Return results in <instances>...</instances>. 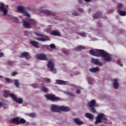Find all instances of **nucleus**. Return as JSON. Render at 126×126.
Returning a JSON list of instances; mask_svg holds the SVG:
<instances>
[{
    "instance_id": "6e6552de",
    "label": "nucleus",
    "mask_w": 126,
    "mask_h": 126,
    "mask_svg": "<svg viewBox=\"0 0 126 126\" xmlns=\"http://www.w3.org/2000/svg\"><path fill=\"white\" fill-rule=\"evenodd\" d=\"M0 10L3 13V15H6L8 12L7 8L5 7V5L3 3H2L0 6Z\"/></svg>"
},
{
    "instance_id": "a18cd8bd",
    "label": "nucleus",
    "mask_w": 126,
    "mask_h": 126,
    "mask_svg": "<svg viewBox=\"0 0 126 126\" xmlns=\"http://www.w3.org/2000/svg\"><path fill=\"white\" fill-rule=\"evenodd\" d=\"M73 15L75 16H78L79 15L78 12L77 11L74 12V13H73Z\"/></svg>"
},
{
    "instance_id": "423d86ee",
    "label": "nucleus",
    "mask_w": 126,
    "mask_h": 126,
    "mask_svg": "<svg viewBox=\"0 0 126 126\" xmlns=\"http://www.w3.org/2000/svg\"><path fill=\"white\" fill-rule=\"evenodd\" d=\"M104 116H105V114L103 113H100L95 118V125L102 123V118H104Z\"/></svg>"
},
{
    "instance_id": "4468645a",
    "label": "nucleus",
    "mask_w": 126,
    "mask_h": 126,
    "mask_svg": "<svg viewBox=\"0 0 126 126\" xmlns=\"http://www.w3.org/2000/svg\"><path fill=\"white\" fill-rule=\"evenodd\" d=\"M92 63H94V64L100 65V66H102V65H103V63L99 61V59H95V58H92Z\"/></svg>"
},
{
    "instance_id": "052dcab7",
    "label": "nucleus",
    "mask_w": 126,
    "mask_h": 126,
    "mask_svg": "<svg viewBox=\"0 0 126 126\" xmlns=\"http://www.w3.org/2000/svg\"><path fill=\"white\" fill-rule=\"evenodd\" d=\"M121 66H123V64H120Z\"/></svg>"
},
{
    "instance_id": "864d4df0",
    "label": "nucleus",
    "mask_w": 126,
    "mask_h": 126,
    "mask_svg": "<svg viewBox=\"0 0 126 126\" xmlns=\"http://www.w3.org/2000/svg\"><path fill=\"white\" fill-rule=\"evenodd\" d=\"M81 91L80 90H77L76 92V94H79L80 93Z\"/></svg>"
},
{
    "instance_id": "603ef678",
    "label": "nucleus",
    "mask_w": 126,
    "mask_h": 126,
    "mask_svg": "<svg viewBox=\"0 0 126 126\" xmlns=\"http://www.w3.org/2000/svg\"><path fill=\"white\" fill-rule=\"evenodd\" d=\"M43 48H46V49H49V46L47 45H42Z\"/></svg>"
},
{
    "instance_id": "c756f323",
    "label": "nucleus",
    "mask_w": 126,
    "mask_h": 126,
    "mask_svg": "<svg viewBox=\"0 0 126 126\" xmlns=\"http://www.w3.org/2000/svg\"><path fill=\"white\" fill-rule=\"evenodd\" d=\"M23 14H24V16H26L28 18H30L31 17V15L29 12H27V10H26Z\"/></svg>"
},
{
    "instance_id": "09e8293b",
    "label": "nucleus",
    "mask_w": 126,
    "mask_h": 126,
    "mask_svg": "<svg viewBox=\"0 0 126 126\" xmlns=\"http://www.w3.org/2000/svg\"><path fill=\"white\" fill-rule=\"evenodd\" d=\"M36 35H37V36H39L40 37H44V35L42 34L41 33H36Z\"/></svg>"
},
{
    "instance_id": "e433bc0d",
    "label": "nucleus",
    "mask_w": 126,
    "mask_h": 126,
    "mask_svg": "<svg viewBox=\"0 0 126 126\" xmlns=\"http://www.w3.org/2000/svg\"><path fill=\"white\" fill-rule=\"evenodd\" d=\"M32 87H33V88H35V89L39 88V84H32Z\"/></svg>"
},
{
    "instance_id": "37998d69",
    "label": "nucleus",
    "mask_w": 126,
    "mask_h": 126,
    "mask_svg": "<svg viewBox=\"0 0 126 126\" xmlns=\"http://www.w3.org/2000/svg\"><path fill=\"white\" fill-rule=\"evenodd\" d=\"M88 82L89 84L92 85V80L90 78H88Z\"/></svg>"
},
{
    "instance_id": "79ce46f5",
    "label": "nucleus",
    "mask_w": 126,
    "mask_h": 126,
    "mask_svg": "<svg viewBox=\"0 0 126 126\" xmlns=\"http://www.w3.org/2000/svg\"><path fill=\"white\" fill-rule=\"evenodd\" d=\"M124 6L123 3H119L118 5L117 6L118 8H122Z\"/></svg>"
},
{
    "instance_id": "cd10ccee",
    "label": "nucleus",
    "mask_w": 126,
    "mask_h": 126,
    "mask_svg": "<svg viewBox=\"0 0 126 126\" xmlns=\"http://www.w3.org/2000/svg\"><path fill=\"white\" fill-rule=\"evenodd\" d=\"M119 13L121 16H126V12L122 10H119Z\"/></svg>"
},
{
    "instance_id": "5701e85b",
    "label": "nucleus",
    "mask_w": 126,
    "mask_h": 126,
    "mask_svg": "<svg viewBox=\"0 0 126 126\" xmlns=\"http://www.w3.org/2000/svg\"><path fill=\"white\" fill-rule=\"evenodd\" d=\"M52 36H58L59 37L61 36V33L59 31H53L51 32Z\"/></svg>"
},
{
    "instance_id": "a878e982",
    "label": "nucleus",
    "mask_w": 126,
    "mask_h": 126,
    "mask_svg": "<svg viewBox=\"0 0 126 126\" xmlns=\"http://www.w3.org/2000/svg\"><path fill=\"white\" fill-rule=\"evenodd\" d=\"M101 15H102V14L101 13H100V12H99L98 13H96V14H94L93 16V18L94 19H97L98 18H99V17H100V16H101Z\"/></svg>"
},
{
    "instance_id": "c03bdc74",
    "label": "nucleus",
    "mask_w": 126,
    "mask_h": 126,
    "mask_svg": "<svg viewBox=\"0 0 126 126\" xmlns=\"http://www.w3.org/2000/svg\"><path fill=\"white\" fill-rule=\"evenodd\" d=\"M63 54H65V55H67V54H68V51L67 50H63Z\"/></svg>"
},
{
    "instance_id": "58836bf2",
    "label": "nucleus",
    "mask_w": 126,
    "mask_h": 126,
    "mask_svg": "<svg viewBox=\"0 0 126 126\" xmlns=\"http://www.w3.org/2000/svg\"><path fill=\"white\" fill-rule=\"evenodd\" d=\"M42 79H43L44 80H45V81H46V82H50L51 81V79L48 78H42Z\"/></svg>"
},
{
    "instance_id": "9b49d317",
    "label": "nucleus",
    "mask_w": 126,
    "mask_h": 126,
    "mask_svg": "<svg viewBox=\"0 0 126 126\" xmlns=\"http://www.w3.org/2000/svg\"><path fill=\"white\" fill-rule=\"evenodd\" d=\"M23 27H25V28H27V29H31V25H30V22L29 23V22L26 20H23Z\"/></svg>"
},
{
    "instance_id": "680f3d73",
    "label": "nucleus",
    "mask_w": 126,
    "mask_h": 126,
    "mask_svg": "<svg viewBox=\"0 0 126 126\" xmlns=\"http://www.w3.org/2000/svg\"><path fill=\"white\" fill-rule=\"evenodd\" d=\"M0 77H1V76H0Z\"/></svg>"
},
{
    "instance_id": "2f4dec72",
    "label": "nucleus",
    "mask_w": 126,
    "mask_h": 126,
    "mask_svg": "<svg viewBox=\"0 0 126 126\" xmlns=\"http://www.w3.org/2000/svg\"><path fill=\"white\" fill-rule=\"evenodd\" d=\"M14 81L15 82V85L18 88L20 86V84H19V80L17 79L14 80Z\"/></svg>"
},
{
    "instance_id": "aec40b11",
    "label": "nucleus",
    "mask_w": 126,
    "mask_h": 126,
    "mask_svg": "<svg viewBox=\"0 0 126 126\" xmlns=\"http://www.w3.org/2000/svg\"><path fill=\"white\" fill-rule=\"evenodd\" d=\"M30 43L35 47V48H40V46H39V43L36 41L32 40L30 41Z\"/></svg>"
},
{
    "instance_id": "ea45409f",
    "label": "nucleus",
    "mask_w": 126,
    "mask_h": 126,
    "mask_svg": "<svg viewBox=\"0 0 126 126\" xmlns=\"http://www.w3.org/2000/svg\"><path fill=\"white\" fill-rule=\"evenodd\" d=\"M79 35H80L82 37H86V34L84 32L79 33Z\"/></svg>"
},
{
    "instance_id": "f03ea898",
    "label": "nucleus",
    "mask_w": 126,
    "mask_h": 126,
    "mask_svg": "<svg viewBox=\"0 0 126 126\" xmlns=\"http://www.w3.org/2000/svg\"><path fill=\"white\" fill-rule=\"evenodd\" d=\"M45 97L47 100H50L52 102H57V101H60L61 97L56 96L54 94H48L45 95Z\"/></svg>"
},
{
    "instance_id": "bb28decb",
    "label": "nucleus",
    "mask_w": 126,
    "mask_h": 126,
    "mask_svg": "<svg viewBox=\"0 0 126 126\" xmlns=\"http://www.w3.org/2000/svg\"><path fill=\"white\" fill-rule=\"evenodd\" d=\"M11 20L14 22H16V23H19V19L16 17H12Z\"/></svg>"
},
{
    "instance_id": "5fc2aeb1",
    "label": "nucleus",
    "mask_w": 126,
    "mask_h": 126,
    "mask_svg": "<svg viewBox=\"0 0 126 126\" xmlns=\"http://www.w3.org/2000/svg\"><path fill=\"white\" fill-rule=\"evenodd\" d=\"M3 106V103L2 102H0V108H1Z\"/></svg>"
},
{
    "instance_id": "7ed1b4c3",
    "label": "nucleus",
    "mask_w": 126,
    "mask_h": 126,
    "mask_svg": "<svg viewBox=\"0 0 126 126\" xmlns=\"http://www.w3.org/2000/svg\"><path fill=\"white\" fill-rule=\"evenodd\" d=\"M55 63L53 61H48L47 63V67L48 69L50 70V71L53 72V73H57V69H54Z\"/></svg>"
},
{
    "instance_id": "20e7f679",
    "label": "nucleus",
    "mask_w": 126,
    "mask_h": 126,
    "mask_svg": "<svg viewBox=\"0 0 126 126\" xmlns=\"http://www.w3.org/2000/svg\"><path fill=\"white\" fill-rule=\"evenodd\" d=\"M10 97L12 98L13 100L16 102V103H18V104H22V103H23V99H22V98H18L14 94H10Z\"/></svg>"
},
{
    "instance_id": "f3484780",
    "label": "nucleus",
    "mask_w": 126,
    "mask_h": 126,
    "mask_svg": "<svg viewBox=\"0 0 126 126\" xmlns=\"http://www.w3.org/2000/svg\"><path fill=\"white\" fill-rule=\"evenodd\" d=\"M119 80L117 79H115L113 80V87L115 89H118L119 88Z\"/></svg>"
},
{
    "instance_id": "13d9d810",
    "label": "nucleus",
    "mask_w": 126,
    "mask_h": 126,
    "mask_svg": "<svg viewBox=\"0 0 126 126\" xmlns=\"http://www.w3.org/2000/svg\"><path fill=\"white\" fill-rule=\"evenodd\" d=\"M85 1L86 2H89L90 1H91V0H85Z\"/></svg>"
},
{
    "instance_id": "39448f33",
    "label": "nucleus",
    "mask_w": 126,
    "mask_h": 126,
    "mask_svg": "<svg viewBox=\"0 0 126 126\" xmlns=\"http://www.w3.org/2000/svg\"><path fill=\"white\" fill-rule=\"evenodd\" d=\"M20 58H25L26 60H29L31 59L32 57L30 53L24 52L20 54Z\"/></svg>"
},
{
    "instance_id": "6ab92c4d",
    "label": "nucleus",
    "mask_w": 126,
    "mask_h": 126,
    "mask_svg": "<svg viewBox=\"0 0 126 126\" xmlns=\"http://www.w3.org/2000/svg\"><path fill=\"white\" fill-rule=\"evenodd\" d=\"M11 123H13V124H16L17 125H19V117H17L16 118H12L10 120Z\"/></svg>"
},
{
    "instance_id": "de8ad7c7",
    "label": "nucleus",
    "mask_w": 126,
    "mask_h": 126,
    "mask_svg": "<svg viewBox=\"0 0 126 126\" xmlns=\"http://www.w3.org/2000/svg\"><path fill=\"white\" fill-rule=\"evenodd\" d=\"M67 94L70 96H72V97H74V94H71V93H67Z\"/></svg>"
},
{
    "instance_id": "a211bd4d",
    "label": "nucleus",
    "mask_w": 126,
    "mask_h": 126,
    "mask_svg": "<svg viewBox=\"0 0 126 126\" xmlns=\"http://www.w3.org/2000/svg\"><path fill=\"white\" fill-rule=\"evenodd\" d=\"M35 39L37 41H43L44 42H46V41H50V38H49V36H45V38L37 37Z\"/></svg>"
},
{
    "instance_id": "f704fd0d",
    "label": "nucleus",
    "mask_w": 126,
    "mask_h": 126,
    "mask_svg": "<svg viewBox=\"0 0 126 126\" xmlns=\"http://www.w3.org/2000/svg\"><path fill=\"white\" fill-rule=\"evenodd\" d=\"M42 90L43 92H48V91H49V89L46 87H43L42 88Z\"/></svg>"
},
{
    "instance_id": "473e14b6",
    "label": "nucleus",
    "mask_w": 126,
    "mask_h": 126,
    "mask_svg": "<svg viewBox=\"0 0 126 126\" xmlns=\"http://www.w3.org/2000/svg\"><path fill=\"white\" fill-rule=\"evenodd\" d=\"M26 123V120L23 118H21L20 121L19 120V125L20 124H25Z\"/></svg>"
},
{
    "instance_id": "1a4fd4ad",
    "label": "nucleus",
    "mask_w": 126,
    "mask_h": 126,
    "mask_svg": "<svg viewBox=\"0 0 126 126\" xmlns=\"http://www.w3.org/2000/svg\"><path fill=\"white\" fill-rule=\"evenodd\" d=\"M51 111L54 112V113H59L60 109V107H58V105L55 104H52L51 108Z\"/></svg>"
},
{
    "instance_id": "c9c22d12",
    "label": "nucleus",
    "mask_w": 126,
    "mask_h": 126,
    "mask_svg": "<svg viewBox=\"0 0 126 126\" xmlns=\"http://www.w3.org/2000/svg\"><path fill=\"white\" fill-rule=\"evenodd\" d=\"M91 111L92 113H97V111H96V109H95V107H90Z\"/></svg>"
},
{
    "instance_id": "6e6d98bb",
    "label": "nucleus",
    "mask_w": 126,
    "mask_h": 126,
    "mask_svg": "<svg viewBox=\"0 0 126 126\" xmlns=\"http://www.w3.org/2000/svg\"><path fill=\"white\" fill-rule=\"evenodd\" d=\"M17 74V72H14L12 74L13 76H15V75H16Z\"/></svg>"
},
{
    "instance_id": "4c0bfd02",
    "label": "nucleus",
    "mask_w": 126,
    "mask_h": 126,
    "mask_svg": "<svg viewBox=\"0 0 126 126\" xmlns=\"http://www.w3.org/2000/svg\"><path fill=\"white\" fill-rule=\"evenodd\" d=\"M7 64H8L9 65H13V61H8L7 63Z\"/></svg>"
},
{
    "instance_id": "8fccbe9b",
    "label": "nucleus",
    "mask_w": 126,
    "mask_h": 126,
    "mask_svg": "<svg viewBox=\"0 0 126 126\" xmlns=\"http://www.w3.org/2000/svg\"><path fill=\"white\" fill-rule=\"evenodd\" d=\"M4 56V54L3 53L1 52L0 53V58H2V57Z\"/></svg>"
},
{
    "instance_id": "49530a36",
    "label": "nucleus",
    "mask_w": 126,
    "mask_h": 126,
    "mask_svg": "<svg viewBox=\"0 0 126 126\" xmlns=\"http://www.w3.org/2000/svg\"><path fill=\"white\" fill-rule=\"evenodd\" d=\"M35 114L34 113H31V114H30V116H31V117H33V118L35 117Z\"/></svg>"
},
{
    "instance_id": "412c9836",
    "label": "nucleus",
    "mask_w": 126,
    "mask_h": 126,
    "mask_svg": "<svg viewBox=\"0 0 126 126\" xmlns=\"http://www.w3.org/2000/svg\"><path fill=\"white\" fill-rule=\"evenodd\" d=\"M85 117L88 118V119H89L90 121H93V119H94V116L93 114L89 113H86Z\"/></svg>"
},
{
    "instance_id": "4be33fe9",
    "label": "nucleus",
    "mask_w": 126,
    "mask_h": 126,
    "mask_svg": "<svg viewBox=\"0 0 126 126\" xmlns=\"http://www.w3.org/2000/svg\"><path fill=\"white\" fill-rule=\"evenodd\" d=\"M10 94H10V92L8 90H5L3 92V96L5 98H7L8 96H10Z\"/></svg>"
},
{
    "instance_id": "9d476101",
    "label": "nucleus",
    "mask_w": 126,
    "mask_h": 126,
    "mask_svg": "<svg viewBox=\"0 0 126 126\" xmlns=\"http://www.w3.org/2000/svg\"><path fill=\"white\" fill-rule=\"evenodd\" d=\"M42 13L46 14V15H52V16H56V13L51 12V11L45 9L41 11Z\"/></svg>"
},
{
    "instance_id": "a19ab883",
    "label": "nucleus",
    "mask_w": 126,
    "mask_h": 126,
    "mask_svg": "<svg viewBox=\"0 0 126 126\" xmlns=\"http://www.w3.org/2000/svg\"><path fill=\"white\" fill-rule=\"evenodd\" d=\"M50 47L51 49H56V45L54 44H51Z\"/></svg>"
},
{
    "instance_id": "b1692460",
    "label": "nucleus",
    "mask_w": 126,
    "mask_h": 126,
    "mask_svg": "<svg viewBox=\"0 0 126 126\" xmlns=\"http://www.w3.org/2000/svg\"><path fill=\"white\" fill-rule=\"evenodd\" d=\"M89 70L91 72H93V73H94L95 72H97L99 71V67H95L90 68Z\"/></svg>"
},
{
    "instance_id": "f257e3e1",
    "label": "nucleus",
    "mask_w": 126,
    "mask_h": 126,
    "mask_svg": "<svg viewBox=\"0 0 126 126\" xmlns=\"http://www.w3.org/2000/svg\"><path fill=\"white\" fill-rule=\"evenodd\" d=\"M89 54L94 57H102L103 60L106 62H111L112 61L111 55L103 50L95 49V51H94L93 49H92L90 50Z\"/></svg>"
},
{
    "instance_id": "72a5a7b5",
    "label": "nucleus",
    "mask_w": 126,
    "mask_h": 126,
    "mask_svg": "<svg viewBox=\"0 0 126 126\" xmlns=\"http://www.w3.org/2000/svg\"><path fill=\"white\" fill-rule=\"evenodd\" d=\"M107 122H108V119L106 118L102 117L101 119V123H103V124H106Z\"/></svg>"
},
{
    "instance_id": "7c9ffc66",
    "label": "nucleus",
    "mask_w": 126,
    "mask_h": 126,
    "mask_svg": "<svg viewBox=\"0 0 126 126\" xmlns=\"http://www.w3.org/2000/svg\"><path fill=\"white\" fill-rule=\"evenodd\" d=\"M83 49H85V47L82 45H79L78 47H76V51H81V50H83Z\"/></svg>"
},
{
    "instance_id": "dca6fc26",
    "label": "nucleus",
    "mask_w": 126,
    "mask_h": 126,
    "mask_svg": "<svg viewBox=\"0 0 126 126\" xmlns=\"http://www.w3.org/2000/svg\"><path fill=\"white\" fill-rule=\"evenodd\" d=\"M26 7L23 6H17V11H20L21 13H24V12H25L26 10H25V9Z\"/></svg>"
},
{
    "instance_id": "c85d7f7f",
    "label": "nucleus",
    "mask_w": 126,
    "mask_h": 126,
    "mask_svg": "<svg viewBox=\"0 0 126 126\" xmlns=\"http://www.w3.org/2000/svg\"><path fill=\"white\" fill-rule=\"evenodd\" d=\"M31 28H33L35 25H37V22L35 21H32L30 22Z\"/></svg>"
},
{
    "instance_id": "bf43d9fd",
    "label": "nucleus",
    "mask_w": 126,
    "mask_h": 126,
    "mask_svg": "<svg viewBox=\"0 0 126 126\" xmlns=\"http://www.w3.org/2000/svg\"><path fill=\"white\" fill-rule=\"evenodd\" d=\"M101 126H106V125H101Z\"/></svg>"
},
{
    "instance_id": "4d7b16f0",
    "label": "nucleus",
    "mask_w": 126,
    "mask_h": 126,
    "mask_svg": "<svg viewBox=\"0 0 126 126\" xmlns=\"http://www.w3.org/2000/svg\"><path fill=\"white\" fill-rule=\"evenodd\" d=\"M78 11H79L80 12H83L84 10H83V9L81 8V9H79Z\"/></svg>"
},
{
    "instance_id": "3c124183",
    "label": "nucleus",
    "mask_w": 126,
    "mask_h": 126,
    "mask_svg": "<svg viewBox=\"0 0 126 126\" xmlns=\"http://www.w3.org/2000/svg\"><path fill=\"white\" fill-rule=\"evenodd\" d=\"M5 80L6 81V82H7L8 83H9L10 82V79L9 78H6Z\"/></svg>"
},
{
    "instance_id": "2eb2a0df",
    "label": "nucleus",
    "mask_w": 126,
    "mask_h": 126,
    "mask_svg": "<svg viewBox=\"0 0 126 126\" xmlns=\"http://www.w3.org/2000/svg\"><path fill=\"white\" fill-rule=\"evenodd\" d=\"M60 110L63 112H68L70 111V108L67 106H61L60 107Z\"/></svg>"
},
{
    "instance_id": "393cba45",
    "label": "nucleus",
    "mask_w": 126,
    "mask_h": 126,
    "mask_svg": "<svg viewBox=\"0 0 126 126\" xmlns=\"http://www.w3.org/2000/svg\"><path fill=\"white\" fill-rule=\"evenodd\" d=\"M65 81H63L62 80H56V83L57 84H59V85H65Z\"/></svg>"
},
{
    "instance_id": "0eeeda50",
    "label": "nucleus",
    "mask_w": 126,
    "mask_h": 126,
    "mask_svg": "<svg viewBox=\"0 0 126 126\" xmlns=\"http://www.w3.org/2000/svg\"><path fill=\"white\" fill-rule=\"evenodd\" d=\"M37 60H40V61H48V57L46 54H41L36 55Z\"/></svg>"
},
{
    "instance_id": "ddd939ff",
    "label": "nucleus",
    "mask_w": 126,
    "mask_h": 126,
    "mask_svg": "<svg viewBox=\"0 0 126 126\" xmlns=\"http://www.w3.org/2000/svg\"><path fill=\"white\" fill-rule=\"evenodd\" d=\"M88 104L90 108L97 107V104H96V100H92L90 102H89Z\"/></svg>"
},
{
    "instance_id": "f8f14e48",
    "label": "nucleus",
    "mask_w": 126,
    "mask_h": 126,
    "mask_svg": "<svg viewBox=\"0 0 126 126\" xmlns=\"http://www.w3.org/2000/svg\"><path fill=\"white\" fill-rule=\"evenodd\" d=\"M73 121L75 124H76V125H78V126H81V125H83L84 124V122L80 121V119L79 118L73 119Z\"/></svg>"
}]
</instances>
